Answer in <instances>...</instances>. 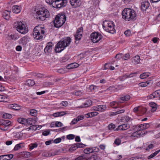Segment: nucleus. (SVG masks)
Segmentation results:
<instances>
[{"label":"nucleus","mask_w":160,"mask_h":160,"mask_svg":"<svg viewBox=\"0 0 160 160\" xmlns=\"http://www.w3.org/2000/svg\"><path fill=\"white\" fill-rule=\"evenodd\" d=\"M122 18L126 21H130L136 18V13L135 11L130 8H125L122 12Z\"/></svg>","instance_id":"f257e3e1"},{"label":"nucleus","mask_w":160,"mask_h":160,"mask_svg":"<svg viewBox=\"0 0 160 160\" xmlns=\"http://www.w3.org/2000/svg\"><path fill=\"white\" fill-rule=\"evenodd\" d=\"M71 41L69 37H67L59 41L56 45L55 51L56 52H60L68 46Z\"/></svg>","instance_id":"f03ea898"},{"label":"nucleus","mask_w":160,"mask_h":160,"mask_svg":"<svg viewBox=\"0 0 160 160\" xmlns=\"http://www.w3.org/2000/svg\"><path fill=\"white\" fill-rule=\"evenodd\" d=\"M35 14L36 18L42 21L45 20L50 16L49 11L44 7L39 8L36 12Z\"/></svg>","instance_id":"7ed1b4c3"},{"label":"nucleus","mask_w":160,"mask_h":160,"mask_svg":"<svg viewBox=\"0 0 160 160\" xmlns=\"http://www.w3.org/2000/svg\"><path fill=\"white\" fill-rule=\"evenodd\" d=\"M66 18V16L64 14H58L56 15L53 21L54 27L57 28L60 27L65 22Z\"/></svg>","instance_id":"20e7f679"},{"label":"nucleus","mask_w":160,"mask_h":160,"mask_svg":"<svg viewBox=\"0 0 160 160\" xmlns=\"http://www.w3.org/2000/svg\"><path fill=\"white\" fill-rule=\"evenodd\" d=\"M44 33V28L40 26H36L34 28L33 32V38L37 40L42 39Z\"/></svg>","instance_id":"39448f33"},{"label":"nucleus","mask_w":160,"mask_h":160,"mask_svg":"<svg viewBox=\"0 0 160 160\" xmlns=\"http://www.w3.org/2000/svg\"><path fill=\"white\" fill-rule=\"evenodd\" d=\"M103 28L107 32L113 34L115 32V25L112 21H105L102 25Z\"/></svg>","instance_id":"423d86ee"},{"label":"nucleus","mask_w":160,"mask_h":160,"mask_svg":"<svg viewBox=\"0 0 160 160\" xmlns=\"http://www.w3.org/2000/svg\"><path fill=\"white\" fill-rule=\"evenodd\" d=\"M135 129L136 130V132L133 133V136H136V137H138V136H137V135L139 136H142L146 134L147 132V131L143 130L144 129L143 124L137 125L135 126Z\"/></svg>","instance_id":"0eeeda50"},{"label":"nucleus","mask_w":160,"mask_h":160,"mask_svg":"<svg viewBox=\"0 0 160 160\" xmlns=\"http://www.w3.org/2000/svg\"><path fill=\"white\" fill-rule=\"evenodd\" d=\"M67 0H55L53 7L61 8L64 7L67 5Z\"/></svg>","instance_id":"6e6552de"},{"label":"nucleus","mask_w":160,"mask_h":160,"mask_svg":"<svg viewBox=\"0 0 160 160\" xmlns=\"http://www.w3.org/2000/svg\"><path fill=\"white\" fill-rule=\"evenodd\" d=\"M102 37L101 34L96 32L92 33L90 35L92 42L94 43L98 42L102 39Z\"/></svg>","instance_id":"1a4fd4ad"},{"label":"nucleus","mask_w":160,"mask_h":160,"mask_svg":"<svg viewBox=\"0 0 160 160\" xmlns=\"http://www.w3.org/2000/svg\"><path fill=\"white\" fill-rule=\"evenodd\" d=\"M83 31V28L82 27H81L78 29L75 34L74 35L75 40V43L76 44L79 42H77V41L80 40L81 38Z\"/></svg>","instance_id":"9d476101"},{"label":"nucleus","mask_w":160,"mask_h":160,"mask_svg":"<svg viewBox=\"0 0 160 160\" xmlns=\"http://www.w3.org/2000/svg\"><path fill=\"white\" fill-rule=\"evenodd\" d=\"M28 28L25 22L21 21V34H24L28 32Z\"/></svg>","instance_id":"9b49d317"},{"label":"nucleus","mask_w":160,"mask_h":160,"mask_svg":"<svg viewBox=\"0 0 160 160\" xmlns=\"http://www.w3.org/2000/svg\"><path fill=\"white\" fill-rule=\"evenodd\" d=\"M150 6V3L148 0H144L141 3V10L143 12L145 11L148 9Z\"/></svg>","instance_id":"f8f14e48"},{"label":"nucleus","mask_w":160,"mask_h":160,"mask_svg":"<svg viewBox=\"0 0 160 160\" xmlns=\"http://www.w3.org/2000/svg\"><path fill=\"white\" fill-rule=\"evenodd\" d=\"M71 5L74 8L80 7L81 5V0H69Z\"/></svg>","instance_id":"ddd939ff"},{"label":"nucleus","mask_w":160,"mask_h":160,"mask_svg":"<svg viewBox=\"0 0 160 160\" xmlns=\"http://www.w3.org/2000/svg\"><path fill=\"white\" fill-rule=\"evenodd\" d=\"M35 84L34 81L31 79H28L26 81L24 84L25 85V86L22 87L21 89H25L26 88H27L29 86H32Z\"/></svg>","instance_id":"4468645a"},{"label":"nucleus","mask_w":160,"mask_h":160,"mask_svg":"<svg viewBox=\"0 0 160 160\" xmlns=\"http://www.w3.org/2000/svg\"><path fill=\"white\" fill-rule=\"evenodd\" d=\"M130 128V126L128 124H122L119 125L118 127L114 130V131L118 130H125Z\"/></svg>","instance_id":"2eb2a0df"},{"label":"nucleus","mask_w":160,"mask_h":160,"mask_svg":"<svg viewBox=\"0 0 160 160\" xmlns=\"http://www.w3.org/2000/svg\"><path fill=\"white\" fill-rule=\"evenodd\" d=\"M106 108V105H98L93 107V109L94 110L101 112H104Z\"/></svg>","instance_id":"dca6fc26"},{"label":"nucleus","mask_w":160,"mask_h":160,"mask_svg":"<svg viewBox=\"0 0 160 160\" xmlns=\"http://www.w3.org/2000/svg\"><path fill=\"white\" fill-rule=\"evenodd\" d=\"M0 122L1 123V124L2 125H4L5 126V127L4 129L1 128V129L4 130H7L8 129L7 128H5L11 124V122L9 121L8 120H2Z\"/></svg>","instance_id":"f3484780"},{"label":"nucleus","mask_w":160,"mask_h":160,"mask_svg":"<svg viewBox=\"0 0 160 160\" xmlns=\"http://www.w3.org/2000/svg\"><path fill=\"white\" fill-rule=\"evenodd\" d=\"M10 11L5 10L2 13V17L7 20H9L10 18Z\"/></svg>","instance_id":"a211bd4d"},{"label":"nucleus","mask_w":160,"mask_h":160,"mask_svg":"<svg viewBox=\"0 0 160 160\" xmlns=\"http://www.w3.org/2000/svg\"><path fill=\"white\" fill-rule=\"evenodd\" d=\"M52 43L51 42H49L47 44V46L44 49V52L46 53L50 52L52 50Z\"/></svg>","instance_id":"6ab92c4d"},{"label":"nucleus","mask_w":160,"mask_h":160,"mask_svg":"<svg viewBox=\"0 0 160 160\" xmlns=\"http://www.w3.org/2000/svg\"><path fill=\"white\" fill-rule=\"evenodd\" d=\"M110 106L115 109L118 108H122L123 107V106H119L118 103L115 101L111 102L110 103Z\"/></svg>","instance_id":"aec40b11"},{"label":"nucleus","mask_w":160,"mask_h":160,"mask_svg":"<svg viewBox=\"0 0 160 160\" xmlns=\"http://www.w3.org/2000/svg\"><path fill=\"white\" fill-rule=\"evenodd\" d=\"M92 104V101L91 100H88L82 105L79 106V108H87L90 106Z\"/></svg>","instance_id":"412c9836"},{"label":"nucleus","mask_w":160,"mask_h":160,"mask_svg":"<svg viewBox=\"0 0 160 160\" xmlns=\"http://www.w3.org/2000/svg\"><path fill=\"white\" fill-rule=\"evenodd\" d=\"M37 121V118H29L27 119V124L32 125L35 124Z\"/></svg>","instance_id":"4be33fe9"},{"label":"nucleus","mask_w":160,"mask_h":160,"mask_svg":"<svg viewBox=\"0 0 160 160\" xmlns=\"http://www.w3.org/2000/svg\"><path fill=\"white\" fill-rule=\"evenodd\" d=\"M152 80L148 81L145 82H142L139 83V86L142 87H144L147 86L148 85H152Z\"/></svg>","instance_id":"5701e85b"},{"label":"nucleus","mask_w":160,"mask_h":160,"mask_svg":"<svg viewBox=\"0 0 160 160\" xmlns=\"http://www.w3.org/2000/svg\"><path fill=\"white\" fill-rule=\"evenodd\" d=\"M79 66V64L74 62L71 63L66 66V68L68 69H71L78 67Z\"/></svg>","instance_id":"b1692460"},{"label":"nucleus","mask_w":160,"mask_h":160,"mask_svg":"<svg viewBox=\"0 0 160 160\" xmlns=\"http://www.w3.org/2000/svg\"><path fill=\"white\" fill-rule=\"evenodd\" d=\"M13 12L15 13H18L20 12V7L18 5H14L12 8Z\"/></svg>","instance_id":"393cba45"},{"label":"nucleus","mask_w":160,"mask_h":160,"mask_svg":"<svg viewBox=\"0 0 160 160\" xmlns=\"http://www.w3.org/2000/svg\"><path fill=\"white\" fill-rule=\"evenodd\" d=\"M30 153L29 152H21V158H26L30 156Z\"/></svg>","instance_id":"a878e982"},{"label":"nucleus","mask_w":160,"mask_h":160,"mask_svg":"<svg viewBox=\"0 0 160 160\" xmlns=\"http://www.w3.org/2000/svg\"><path fill=\"white\" fill-rule=\"evenodd\" d=\"M13 28L16 29L18 31L20 32V24L19 21H17L14 23Z\"/></svg>","instance_id":"bb28decb"},{"label":"nucleus","mask_w":160,"mask_h":160,"mask_svg":"<svg viewBox=\"0 0 160 160\" xmlns=\"http://www.w3.org/2000/svg\"><path fill=\"white\" fill-rule=\"evenodd\" d=\"M106 91H109L110 92H116L118 91L117 88L114 86H111L108 88Z\"/></svg>","instance_id":"cd10ccee"},{"label":"nucleus","mask_w":160,"mask_h":160,"mask_svg":"<svg viewBox=\"0 0 160 160\" xmlns=\"http://www.w3.org/2000/svg\"><path fill=\"white\" fill-rule=\"evenodd\" d=\"M131 119V118L128 116H125L122 118L121 120V122H127L129 121H130Z\"/></svg>","instance_id":"c85d7f7f"},{"label":"nucleus","mask_w":160,"mask_h":160,"mask_svg":"<svg viewBox=\"0 0 160 160\" xmlns=\"http://www.w3.org/2000/svg\"><path fill=\"white\" fill-rule=\"evenodd\" d=\"M140 61L139 56H136L134 58L132 62L135 64H137L139 63Z\"/></svg>","instance_id":"c756f323"},{"label":"nucleus","mask_w":160,"mask_h":160,"mask_svg":"<svg viewBox=\"0 0 160 160\" xmlns=\"http://www.w3.org/2000/svg\"><path fill=\"white\" fill-rule=\"evenodd\" d=\"M10 108H12L14 110H18L20 109V107L19 105L16 104H12L10 105Z\"/></svg>","instance_id":"7c9ffc66"},{"label":"nucleus","mask_w":160,"mask_h":160,"mask_svg":"<svg viewBox=\"0 0 160 160\" xmlns=\"http://www.w3.org/2000/svg\"><path fill=\"white\" fill-rule=\"evenodd\" d=\"M120 98L121 100L124 101H126L130 99V96L129 95L127 94L120 97Z\"/></svg>","instance_id":"2f4dec72"},{"label":"nucleus","mask_w":160,"mask_h":160,"mask_svg":"<svg viewBox=\"0 0 160 160\" xmlns=\"http://www.w3.org/2000/svg\"><path fill=\"white\" fill-rule=\"evenodd\" d=\"M160 152V149H159L156 151L154 153H152L148 157V159L152 158Z\"/></svg>","instance_id":"473e14b6"},{"label":"nucleus","mask_w":160,"mask_h":160,"mask_svg":"<svg viewBox=\"0 0 160 160\" xmlns=\"http://www.w3.org/2000/svg\"><path fill=\"white\" fill-rule=\"evenodd\" d=\"M21 40L23 45H25L28 41L27 37L26 36L22 38Z\"/></svg>","instance_id":"72a5a7b5"},{"label":"nucleus","mask_w":160,"mask_h":160,"mask_svg":"<svg viewBox=\"0 0 160 160\" xmlns=\"http://www.w3.org/2000/svg\"><path fill=\"white\" fill-rule=\"evenodd\" d=\"M92 148H87L84 149L83 150L84 152L87 154H89L92 153Z\"/></svg>","instance_id":"f704fd0d"},{"label":"nucleus","mask_w":160,"mask_h":160,"mask_svg":"<svg viewBox=\"0 0 160 160\" xmlns=\"http://www.w3.org/2000/svg\"><path fill=\"white\" fill-rule=\"evenodd\" d=\"M153 93L155 98L160 97V90H156L153 92Z\"/></svg>","instance_id":"c9c22d12"},{"label":"nucleus","mask_w":160,"mask_h":160,"mask_svg":"<svg viewBox=\"0 0 160 160\" xmlns=\"http://www.w3.org/2000/svg\"><path fill=\"white\" fill-rule=\"evenodd\" d=\"M29 112L30 115L32 116H35L37 115V111L35 109L30 110Z\"/></svg>","instance_id":"e433bc0d"},{"label":"nucleus","mask_w":160,"mask_h":160,"mask_svg":"<svg viewBox=\"0 0 160 160\" xmlns=\"http://www.w3.org/2000/svg\"><path fill=\"white\" fill-rule=\"evenodd\" d=\"M77 147L76 146V144H74L72 145L69 149V151L71 152H72L73 151L77 149Z\"/></svg>","instance_id":"4c0bfd02"},{"label":"nucleus","mask_w":160,"mask_h":160,"mask_svg":"<svg viewBox=\"0 0 160 160\" xmlns=\"http://www.w3.org/2000/svg\"><path fill=\"white\" fill-rule=\"evenodd\" d=\"M115 126L113 123L110 124L108 126V128L109 130H113L114 131V130L115 129Z\"/></svg>","instance_id":"58836bf2"},{"label":"nucleus","mask_w":160,"mask_h":160,"mask_svg":"<svg viewBox=\"0 0 160 160\" xmlns=\"http://www.w3.org/2000/svg\"><path fill=\"white\" fill-rule=\"evenodd\" d=\"M12 115L10 114L5 113L3 115L2 118H11Z\"/></svg>","instance_id":"ea45409f"},{"label":"nucleus","mask_w":160,"mask_h":160,"mask_svg":"<svg viewBox=\"0 0 160 160\" xmlns=\"http://www.w3.org/2000/svg\"><path fill=\"white\" fill-rule=\"evenodd\" d=\"M54 1L55 0H46L45 2L48 5L50 6L52 5L53 7Z\"/></svg>","instance_id":"a19ab883"},{"label":"nucleus","mask_w":160,"mask_h":160,"mask_svg":"<svg viewBox=\"0 0 160 160\" xmlns=\"http://www.w3.org/2000/svg\"><path fill=\"white\" fill-rule=\"evenodd\" d=\"M115 58L117 59H118L119 60L121 58H123V54L122 53H118L117 54Z\"/></svg>","instance_id":"79ce46f5"},{"label":"nucleus","mask_w":160,"mask_h":160,"mask_svg":"<svg viewBox=\"0 0 160 160\" xmlns=\"http://www.w3.org/2000/svg\"><path fill=\"white\" fill-rule=\"evenodd\" d=\"M27 119L21 118V124L26 125L27 124Z\"/></svg>","instance_id":"37998d69"},{"label":"nucleus","mask_w":160,"mask_h":160,"mask_svg":"<svg viewBox=\"0 0 160 160\" xmlns=\"http://www.w3.org/2000/svg\"><path fill=\"white\" fill-rule=\"evenodd\" d=\"M127 78V75L125 74L119 77V79L120 81H122Z\"/></svg>","instance_id":"c03bdc74"},{"label":"nucleus","mask_w":160,"mask_h":160,"mask_svg":"<svg viewBox=\"0 0 160 160\" xmlns=\"http://www.w3.org/2000/svg\"><path fill=\"white\" fill-rule=\"evenodd\" d=\"M114 143L117 145H119L121 143V140L118 138H116L114 141Z\"/></svg>","instance_id":"a18cd8bd"},{"label":"nucleus","mask_w":160,"mask_h":160,"mask_svg":"<svg viewBox=\"0 0 160 160\" xmlns=\"http://www.w3.org/2000/svg\"><path fill=\"white\" fill-rule=\"evenodd\" d=\"M148 76V75L146 73L144 72L143 73L141 74L140 75V78L141 79H144L147 78Z\"/></svg>","instance_id":"49530a36"},{"label":"nucleus","mask_w":160,"mask_h":160,"mask_svg":"<svg viewBox=\"0 0 160 160\" xmlns=\"http://www.w3.org/2000/svg\"><path fill=\"white\" fill-rule=\"evenodd\" d=\"M68 57H64L62 58L60 60V61L61 62H64L67 61L68 60Z\"/></svg>","instance_id":"de8ad7c7"},{"label":"nucleus","mask_w":160,"mask_h":160,"mask_svg":"<svg viewBox=\"0 0 160 160\" xmlns=\"http://www.w3.org/2000/svg\"><path fill=\"white\" fill-rule=\"evenodd\" d=\"M154 147V145L152 144H150L148 145L147 147L146 148L145 150L147 151L149 149H152Z\"/></svg>","instance_id":"09e8293b"},{"label":"nucleus","mask_w":160,"mask_h":160,"mask_svg":"<svg viewBox=\"0 0 160 160\" xmlns=\"http://www.w3.org/2000/svg\"><path fill=\"white\" fill-rule=\"evenodd\" d=\"M75 136L73 134H69L67 136V138L68 139L71 140L74 138Z\"/></svg>","instance_id":"8fccbe9b"},{"label":"nucleus","mask_w":160,"mask_h":160,"mask_svg":"<svg viewBox=\"0 0 160 160\" xmlns=\"http://www.w3.org/2000/svg\"><path fill=\"white\" fill-rule=\"evenodd\" d=\"M42 155L45 157H50L53 155L50 153H49L48 152H45L42 154Z\"/></svg>","instance_id":"3c124183"},{"label":"nucleus","mask_w":160,"mask_h":160,"mask_svg":"<svg viewBox=\"0 0 160 160\" xmlns=\"http://www.w3.org/2000/svg\"><path fill=\"white\" fill-rule=\"evenodd\" d=\"M97 156L95 155L92 156L91 157L85 160H96Z\"/></svg>","instance_id":"603ef678"},{"label":"nucleus","mask_w":160,"mask_h":160,"mask_svg":"<svg viewBox=\"0 0 160 160\" xmlns=\"http://www.w3.org/2000/svg\"><path fill=\"white\" fill-rule=\"evenodd\" d=\"M76 144L78 148H83L86 146V145L82 143H76Z\"/></svg>","instance_id":"864d4df0"},{"label":"nucleus","mask_w":160,"mask_h":160,"mask_svg":"<svg viewBox=\"0 0 160 160\" xmlns=\"http://www.w3.org/2000/svg\"><path fill=\"white\" fill-rule=\"evenodd\" d=\"M74 93L76 96H81L82 94V92L80 90H78L74 92Z\"/></svg>","instance_id":"5fc2aeb1"},{"label":"nucleus","mask_w":160,"mask_h":160,"mask_svg":"<svg viewBox=\"0 0 160 160\" xmlns=\"http://www.w3.org/2000/svg\"><path fill=\"white\" fill-rule=\"evenodd\" d=\"M123 58L124 60H127L129 58V54L128 53H127L125 55H123Z\"/></svg>","instance_id":"6e6d98bb"},{"label":"nucleus","mask_w":160,"mask_h":160,"mask_svg":"<svg viewBox=\"0 0 160 160\" xmlns=\"http://www.w3.org/2000/svg\"><path fill=\"white\" fill-rule=\"evenodd\" d=\"M61 138H58L54 140L53 142L55 143H58L61 142Z\"/></svg>","instance_id":"4d7b16f0"},{"label":"nucleus","mask_w":160,"mask_h":160,"mask_svg":"<svg viewBox=\"0 0 160 160\" xmlns=\"http://www.w3.org/2000/svg\"><path fill=\"white\" fill-rule=\"evenodd\" d=\"M84 117L82 115L78 116L76 118L78 122L83 120L84 118Z\"/></svg>","instance_id":"13d9d810"},{"label":"nucleus","mask_w":160,"mask_h":160,"mask_svg":"<svg viewBox=\"0 0 160 160\" xmlns=\"http://www.w3.org/2000/svg\"><path fill=\"white\" fill-rule=\"evenodd\" d=\"M92 153L93 152H98L99 151V148L97 147L92 148Z\"/></svg>","instance_id":"bf43d9fd"},{"label":"nucleus","mask_w":160,"mask_h":160,"mask_svg":"<svg viewBox=\"0 0 160 160\" xmlns=\"http://www.w3.org/2000/svg\"><path fill=\"white\" fill-rule=\"evenodd\" d=\"M124 33L126 36H128L131 34V31L130 30H128L125 31Z\"/></svg>","instance_id":"052dcab7"},{"label":"nucleus","mask_w":160,"mask_h":160,"mask_svg":"<svg viewBox=\"0 0 160 160\" xmlns=\"http://www.w3.org/2000/svg\"><path fill=\"white\" fill-rule=\"evenodd\" d=\"M10 37L11 38V39H13V40H16L19 38V36L17 37L13 35H10Z\"/></svg>","instance_id":"680f3d73"},{"label":"nucleus","mask_w":160,"mask_h":160,"mask_svg":"<svg viewBox=\"0 0 160 160\" xmlns=\"http://www.w3.org/2000/svg\"><path fill=\"white\" fill-rule=\"evenodd\" d=\"M20 148V143L18 144L15 145V146L14 150L15 151H17Z\"/></svg>","instance_id":"e2e57ef3"},{"label":"nucleus","mask_w":160,"mask_h":160,"mask_svg":"<svg viewBox=\"0 0 160 160\" xmlns=\"http://www.w3.org/2000/svg\"><path fill=\"white\" fill-rule=\"evenodd\" d=\"M137 73V72H135L134 73H131L128 75H127V78L133 77L134 76V75L136 74Z\"/></svg>","instance_id":"0e129e2a"},{"label":"nucleus","mask_w":160,"mask_h":160,"mask_svg":"<svg viewBox=\"0 0 160 160\" xmlns=\"http://www.w3.org/2000/svg\"><path fill=\"white\" fill-rule=\"evenodd\" d=\"M62 123L59 122H56L55 123V126L57 127H61L62 126Z\"/></svg>","instance_id":"69168bd1"},{"label":"nucleus","mask_w":160,"mask_h":160,"mask_svg":"<svg viewBox=\"0 0 160 160\" xmlns=\"http://www.w3.org/2000/svg\"><path fill=\"white\" fill-rule=\"evenodd\" d=\"M6 98H7L5 96L0 95V102H4Z\"/></svg>","instance_id":"338daca9"},{"label":"nucleus","mask_w":160,"mask_h":160,"mask_svg":"<svg viewBox=\"0 0 160 160\" xmlns=\"http://www.w3.org/2000/svg\"><path fill=\"white\" fill-rule=\"evenodd\" d=\"M78 121L76 118L73 119L71 122L70 123L71 125H74L76 124L77 122Z\"/></svg>","instance_id":"774afa93"}]
</instances>
